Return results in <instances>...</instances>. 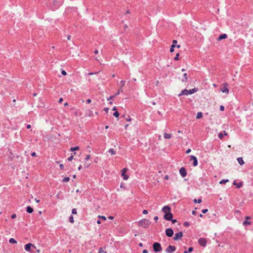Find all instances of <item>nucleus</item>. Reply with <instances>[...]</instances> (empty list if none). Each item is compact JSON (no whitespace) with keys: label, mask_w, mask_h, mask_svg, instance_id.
Instances as JSON below:
<instances>
[{"label":"nucleus","mask_w":253,"mask_h":253,"mask_svg":"<svg viewBox=\"0 0 253 253\" xmlns=\"http://www.w3.org/2000/svg\"><path fill=\"white\" fill-rule=\"evenodd\" d=\"M227 36L226 34H221L218 38L217 41H221V40L225 39L227 38Z\"/></svg>","instance_id":"15"},{"label":"nucleus","mask_w":253,"mask_h":253,"mask_svg":"<svg viewBox=\"0 0 253 253\" xmlns=\"http://www.w3.org/2000/svg\"><path fill=\"white\" fill-rule=\"evenodd\" d=\"M187 80V74L186 73H184V75H183V79H182L181 80V81H182V82H186Z\"/></svg>","instance_id":"21"},{"label":"nucleus","mask_w":253,"mask_h":253,"mask_svg":"<svg viewBox=\"0 0 253 253\" xmlns=\"http://www.w3.org/2000/svg\"><path fill=\"white\" fill-rule=\"evenodd\" d=\"M90 159V155H87L86 157H85V161H88L89 159Z\"/></svg>","instance_id":"42"},{"label":"nucleus","mask_w":253,"mask_h":253,"mask_svg":"<svg viewBox=\"0 0 253 253\" xmlns=\"http://www.w3.org/2000/svg\"><path fill=\"white\" fill-rule=\"evenodd\" d=\"M63 101L62 98H60L59 100V103H61Z\"/></svg>","instance_id":"61"},{"label":"nucleus","mask_w":253,"mask_h":253,"mask_svg":"<svg viewBox=\"0 0 253 253\" xmlns=\"http://www.w3.org/2000/svg\"><path fill=\"white\" fill-rule=\"evenodd\" d=\"M208 211V209H203L202 211L203 213H206Z\"/></svg>","instance_id":"44"},{"label":"nucleus","mask_w":253,"mask_h":253,"mask_svg":"<svg viewBox=\"0 0 253 253\" xmlns=\"http://www.w3.org/2000/svg\"><path fill=\"white\" fill-rule=\"evenodd\" d=\"M172 217H173L172 214L170 212H167L164 215V218L165 219H166L167 220L170 221L172 218Z\"/></svg>","instance_id":"7"},{"label":"nucleus","mask_w":253,"mask_h":253,"mask_svg":"<svg viewBox=\"0 0 253 253\" xmlns=\"http://www.w3.org/2000/svg\"><path fill=\"white\" fill-rule=\"evenodd\" d=\"M11 217L12 219L15 218L16 217V214H13L12 215H11Z\"/></svg>","instance_id":"45"},{"label":"nucleus","mask_w":253,"mask_h":253,"mask_svg":"<svg viewBox=\"0 0 253 253\" xmlns=\"http://www.w3.org/2000/svg\"><path fill=\"white\" fill-rule=\"evenodd\" d=\"M148 211L146 210H144L143 211V213L144 214H146L148 213Z\"/></svg>","instance_id":"48"},{"label":"nucleus","mask_w":253,"mask_h":253,"mask_svg":"<svg viewBox=\"0 0 253 253\" xmlns=\"http://www.w3.org/2000/svg\"><path fill=\"white\" fill-rule=\"evenodd\" d=\"M219 109H220V111H223L224 110V107L223 106H222V105H221L220 106Z\"/></svg>","instance_id":"43"},{"label":"nucleus","mask_w":253,"mask_h":253,"mask_svg":"<svg viewBox=\"0 0 253 253\" xmlns=\"http://www.w3.org/2000/svg\"><path fill=\"white\" fill-rule=\"evenodd\" d=\"M171 221L173 223H174L177 222V220L176 219H172V218L171 219Z\"/></svg>","instance_id":"53"},{"label":"nucleus","mask_w":253,"mask_h":253,"mask_svg":"<svg viewBox=\"0 0 253 253\" xmlns=\"http://www.w3.org/2000/svg\"><path fill=\"white\" fill-rule=\"evenodd\" d=\"M109 110L108 108H105L104 109V111H105L107 113L108 112Z\"/></svg>","instance_id":"49"},{"label":"nucleus","mask_w":253,"mask_h":253,"mask_svg":"<svg viewBox=\"0 0 253 253\" xmlns=\"http://www.w3.org/2000/svg\"><path fill=\"white\" fill-rule=\"evenodd\" d=\"M176 43H177V41H176V40H173V41H172V43H173V44H176Z\"/></svg>","instance_id":"58"},{"label":"nucleus","mask_w":253,"mask_h":253,"mask_svg":"<svg viewBox=\"0 0 253 253\" xmlns=\"http://www.w3.org/2000/svg\"><path fill=\"white\" fill-rule=\"evenodd\" d=\"M223 87L220 89V90L223 93H225L228 94L229 93V89L227 88L228 84L226 83H224L223 84Z\"/></svg>","instance_id":"10"},{"label":"nucleus","mask_w":253,"mask_h":253,"mask_svg":"<svg viewBox=\"0 0 253 253\" xmlns=\"http://www.w3.org/2000/svg\"><path fill=\"white\" fill-rule=\"evenodd\" d=\"M179 56V53H177L175 57H174V59L175 60H178V57Z\"/></svg>","instance_id":"40"},{"label":"nucleus","mask_w":253,"mask_h":253,"mask_svg":"<svg viewBox=\"0 0 253 253\" xmlns=\"http://www.w3.org/2000/svg\"><path fill=\"white\" fill-rule=\"evenodd\" d=\"M31 125H28L27 126V128L28 129L30 128H31Z\"/></svg>","instance_id":"63"},{"label":"nucleus","mask_w":253,"mask_h":253,"mask_svg":"<svg viewBox=\"0 0 253 253\" xmlns=\"http://www.w3.org/2000/svg\"><path fill=\"white\" fill-rule=\"evenodd\" d=\"M79 149V146H76L75 147H71L70 148V151H75V150H78Z\"/></svg>","instance_id":"25"},{"label":"nucleus","mask_w":253,"mask_h":253,"mask_svg":"<svg viewBox=\"0 0 253 253\" xmlns=\"http://www.w3.org/2000/svg\"><path fill=\"white\" fill-rule=\"evenodd\" d=\"M69 180H70V178L69 177H66L63 179L62 181L64 182H68L69 181Z\"/></svg>","instance_id":"27"},{"label":"nucleus","mask_w":253,"mask_h":253,"mask_svg":"<svg viewBox=\"0 0 253 253\" xmlns=\"http://www.w3.org/2000/svg\"><path fill=\"white\" fill-rule=\"evenodd\" d=\"M123 90L120 88L119 90L115 94L114 96L119 95L120 92H123Z\"/></svg>","instance_id":"30"},{"label":"nucleus","mask_w":253,"mask_h":253,"mask_svg":"<svg viewBox=\"0 0 253 253\" xmlns=\"http://www.w3.org/2000/svg\"><path fill=\"white\" fill-rule=\"evenodd\" d=\"M192 213L193 215H195L196 214V212L195 211H192Z\"/></svg>","instance_id":"64"},{"label":"nucleus","mask_w":253,"mask_h":253,"mask_svg":"<svg viewBox=\"0 0 253 253\" xmlns=\"http://www.w3.org/2000/svg\"><path fill=\"white\" fill-rule=\"evenodd\" d=\"M176 250V248L175 246L169 245L168 247L166 250V252L167 253H172L174 252Z\"/></svg>","instance_id":"5"},{"label":"nucleus","mask_w":253,"mask_h":253,"mask_svg":"<svg viewBox=\"0 0 253 253\" xmlns=\"http://www.w3.org/2000/svg\"><path fill=\"white\" fill-rule=\"evenodd\" d=\"M153 248L155 252H161L162 250L161 244L158 242H156L153 244Z\"/></svg>","instance_id":"3"},{"label":"nucleus","mask_w":253,"mask_h":253,"mask_svg":"<svg viewBox=\"0 0 253 253\" xmlns=\"http://www.w3.org/2000/svg\"><path fill=\"white\" fill-rule=\"evenodd\" d=\"M72 214H77V210L76 209H73L72 211Z\"/></svg>","instance_id":"39"},{"label":"nucleus","mask_w":253,"mask_h":253,"mask_svg":"<svg viewBox=\"0 0 253 253\" xmlns=\"http://www.w3.org/2000/svg\"><path fill=\"white\" fill-rule=\"evenodd\" d=\"M154 219L156 221H157L158 220V216H155V217H154Z\"/></svg>","instance_id":"55"},{"label":"nucleus","mask_w":253,"mask_h":253,"mask_svg":"<svg viewBox=\"0 0 253 253\" xmlns=\"http://www.w3.org/2000/svg\"><path fill=\"white\" fill-rule=\"evenodd\" d=\"M237 161L240 165H243L244 164V160L242 157L237 158Z\"/></svg>","instance_id":"17"},{"label":"nucleus","mask_w":253,"mask_h":253,"mask_svg":"<svg viewBox=\"0 0 253 253\" xmlns=\"http://www.w3.org/2000/svg\"><path fill=\"white\" fill-rule=\"evenodd\" d=\"M193 250V248L192 247H190V248H188V251H185L184 252V253H191V252H192Z\"/></svg>","instance_id":"24"},{"label":"nucleus","mask_w":253,"mask_h":253,"mask_svg":"<svg viewBox=\"0 0 253 253\" xmlns=\"http://www.w3.org/2000/svg\"><path fill=\"white\" fill-rule=\"evenodd\" d=\"M98 217H99V218H101V219H103V220H105L106 219V217H105V216H100V215H99V216H98Z\"/></svg>","instance_id":"41"},{"label":"nucleus","mask_w":253,"mask_h":253,"mask_svg":"<svg viewBox=\"0 0 253 253\" xmlns=\"http://www.w3.org/2000/svg\"><path fill=\"white\" fill-rule=\"evenodd\" d=\"M9 242L11 244L17 243V241L14 238H10L9 240Z\"/></svg>","instance_id":"22"},{"label":"nucleus","mask_w":253,"mask_h":253,"mask_svg":"<svg viewBox=\"0 0 253 253\" xmlns=\"http://www.w3.org/2000/svg\"><path fill=\"white\" fill-rule=\"evenodd\" d=\"M198 243L202 247H205L207 245V240L205 238H200L198 240Z\"/></svg>","instance_id":"8"},{"label":"nucleus","mask_w":253,"mask_h":253,"mask_svg":"<svg viewBox=\"0 0 253 253\" xmlns=\"http://www.w3.org/2000/svg\"><path fill=\"white\" fill-rule=\"evenodd\" d=\"M243 224L244 225H251V222L250 221H244L243 223Z\"/></svg>","instance_id":"29"},{"label":"nucleus","mask_w":253,"mask_h":253,"mask_svg":"<svg viewBox=\"0 0 253 253\" xmlns=\"http://www.w3.org/2000/svg\"><path fill=\"white\" fill-rule=\"evenodd\" d=\"M150 223H151L148 219H142L138 222V225L139 226L147 228L149 226Z\"/></svg>","instance_id":"2"},{"label":"nucleus","mask_w":253,"mask_h":253,"mask_svg":"<svg viewBox=\"0 0 253 253\" xmlns=\"http://www.w3.org/2000/svg\"><path fill=\"white\" fill-rule=\"evenodd\" d=\"M86 102L87 103H90L91 102V99H88L87 100H86Z\"/></svg>","instance_id":"60"},{"label":"nucleus","mask_w":253,"mask_h":253,"mask_svg":"<svg viewBox=\"0 0 253 253\" xmlns=\"http://www.w3.org/2000/svg\"><path fill=\"white\" fill-rule=\"evenodd\" d=\"M233 185H236L237 186V188H240L242 186L243 184H242V182H240L239 183H237L236 182V181H234V182H233Z\"/></svg>","instance_id":"19"},{"label":"nucleus","mask_w":253,"mask_h":253,"mask_svg":"<svg viewBox=\"0 0 253 253\" xmlns=\"http://www.w3.org/2000/svg\"><path fill=\"white\" fill-rule=\"evenodd\" d=\"M202 117H203V113L202 112H200L197 114L196 119H201Z\"/></svg>","instance_id":"20"},{"label":"nucleus","mask_w":253,"mask_h":253,"mask_svg":"<svg viewBox=\"0 0 253 253\" xmlns=\"http://www.w3.org/2000/svg\"><path fill=\"white\" fill-rule=\"evenodd\" d=\"M170 208L169 206H164L163 209H162V211L165 213V214L167 213V212H170Z\"/></svg>","instance_id":"14"},{"label":"nucleus","mask_w":253,"mask_h":253,"mask_svg":"<svg viewBox=\"0 0 253 253\" xmlns=\"http://www.w3.org/2000/svg\"><path fill=\"white\" fill-rule=\"evenodd\" d=\"M131 120V119L130 118V116H128L127 118H126V121H130Z\"/></svg>","instance_id":"50"},{"label":"nucleus","mask_w":253,"mask_h":253,"mask_svg":"<svg viewBox=\"0 0 253 253\" xmlns=\"http://www.w3.org/2000/svg\"><path fill=\"white\" fill-rule=\"evenodd\" d=\"M33 209L30 206H28L26 208V211L29 213H31L33 212Z\"/></svg>","instance_id":"16"},{"label":"nucleus","mask_w":253,"mask_h":253,"mask_svg":"<svg viewBox=\"0 0 253 253\" xmlns=\"http://www.w3.org/2000/svg\"><path fill=\"white\" fill-rule=\"evenodd\" d=\"M99 253H107L105 251H104L103 249L100 248L99 250Z\"/></svg>","instance_id":"36"},{"label":"nucleus","mask_w":253,"mask_h":253,"mask_svg":"<svg viewBox=\"0 0 253 253\" xmlns=\"http://www.w3.org/2000/svg\"><path fill=\"white\" fill-rule=\"evenodd\" d=\"M179 173L182 177H184L187 174L186 169L184 167H182L180 169Z\"/></svg>","instance_id":"13"},{"label":"nucleus","mask_w":253,"mask_h":253,"mask_svg":"<svg viewBox=\"0 0 253 253\" xmlns=\"http://www.w3.org/2000/svg\"><path fill=\"white\" fill-rule=\"evenodd\" d=\"M183 236V233L182 232H179L175 234L174 236L173 237V240L175 241H177L180 239Z\"/></svg>","instance_id":"6"},{"label":"nucleus","mask_w":253,"mask_h":253,"mask_svg":"<svg viewBox=\"0 0 253 253\" xmlns=\"http://www.w3.org/2000/svg\"><path fill=\"white\" fill-rule=\"evenodd\" d=\"M113 116H115V117L117 118L119 116V113L117 111H116L115 112H114L113 113Z\"/></svg>","instance_id":"32"},{"label":"nucleus","mask_w":253,"mask_h":253,"mask_svg":"<svg viewBox=\"0 0 253 253\" xmlns=\"http://www.w3.org/2000/svg\"><path fill=\"white\" fill-rule=\"evenodd\" d=\"M194 202L196 203H201L202 202V199H199L198 200H197V199H194Z\"/></svg>","instance_id":"31"},{"label":"nucleus","mask_w":253,"mask_h":253,"mask_svg":"<svg viewBox=\"0 0 253 253\" xmlns=\"http://www.w3.org/2000/svg\"><path fill=\"white\" fill-rule=\"evenodd\" d=\"M31 247H33L35 249H36V247L33 245L31 243H28L27 244H26L25 246V250L27 251V252H31Z\"/></svg>","instance_id":"9"},{"label":"nucleus","mask_w":253,"mask_h":253,"mask_svg":"<svg viewBox=\"0 0 253 253\" xmlns=\"http://www.w3.org/2000/svg\"><path fill=\"white\" fill-rule=\"evenodd\" d=\"M143 253H148V251L146 250H144L142 252Z\"/></svg>","instance_id":"62"},{"label":"nucleus","mask_w":253,"mask_h":253,"mask_svg":"<svg viewBox=\"0 0 253 253\" xmlns=\"http://www.w3.org/2000/svg\"><path fill=\"white\" fill-rule=\"evenodd\" d=\"M126 81L122 80L121 81L120 84H121V88L123 86H124L125 84Z\"/></svg>","instance_id":"34"},{"label":"nucleus","mask_w":253,"mask_h":253,"mask_svg":"<svg viewBox=\"0 0 253 253\" xmlns=\"http://www.w3.org/2000/svg\"><path fill=\"white\" fill-rule=\"evenodd\" d=\"M61 73H62V74L63 75H64V76H65V75H66V74H67L66 72L65 71H64V70H63V71H62Z\"/></svg>","instance_id":"46"},{"label":"nucleus","mask_w":253,"mask_h":253,"mask_svg":"<svg viewBox=\"0 0 253 253\" xmlns=\"http://www.w3.org/2000/svg\"><path fill=\"white\" fill-rule=\"evenodd\" d=\"M127 171V168H124L121 171V175L123 176V179L125 180H127L129 177L126 174Z\"/></svg>","instance_id":"4"},{"label":"nucleus","mask_w":253,"mask_h":253,"mask_svg":"<svg viewBox=\"0 0 253 253\" xmlns=\"http://www.w3.org/2000/svg\"><path fill=\"white\" fill-rule=\"evenodd\" d=\"M169 175H166V176H165V177H164V179H166V180L168 179H169Z\"/></svg>","instance_id":"52"},{"label":"nucleus","mask_w":253,"mask_h":253,"mask_svg":"<svg viewBox=\"0 0 253 253\" xmlns=\"http://www.w3.org/2000/svg\"><path fill=\"white\" fill-rule=\"evenodd\" d=\"M175 47V44H172L171 45L170 48V50H169L170 52H173V51H174V47Z\"/></svg>","instance_id":"28"},{"label":"nucleus","mask_w":253,"mask_h":253,"mask_svg":"<svg viewBox=\"0 0 253 253\" xmlns=\"http://www.w3.org/2000/svg\"><path fill=\"white\" fill-rule=\"evenodd\" d=\"M73 159H74L73 155V154H71V156H70V157H69L68 158V160L69 161H72Z\"/></svg>","instance_id":"37"},{"label":"nucleus","mask_w":253,"mask_h":253,"mask_svg":"<svg viewBox=\"0 0 253 253\" xmlns=\"http://www.w3.org/2000/svg\"><path fill=\"white\" fill-rule=\"evenodd\" d=\"M164 136L166 139H170L171 137V134L170 133H165Z\"/></svg>","instance_id":"18"},{"label":"nucleus","mask_w":253,"mask_h":253,"mask_svg":"<svg viewBox=\"0 0 253 253\" xmlns=\"http://www.w3.org/2000/svg\"><path fill=\"white\" fill-rule=\"evenodd\" d=\"M59 167H60L61 169H64V165L63 164H60L59 165Z\"/></svg>","instance_id":"47"},{"label":"nucleus","mask_w":253,"mask_h":253,"mask_svg":"<svg viewBox=\"0 0 253 253\" xmlns=\"http://www.w3.org/2000/svg\"><path fill=\"white\" fill-rule=\"evenodd\" d=\"M191 149H188L186 151V154H189L190 152H191Z\"/></svg>","instance_id":"54"},{"label":"nucleus","mask_w":253,"mask_h":253,"mask_svg":"<svg viewBox=\"0 0 253 253\" xmlns=\"http://www.w3.org/2000/svg\"><path fill=\"white\" fill-rule=\"evenodd\" d=\"M109 152L112 155H115L116 154V151L113 148L110 149Z\"/></svg>","instance_id":"26"},{"label":"nucleus","mask_w":253,"mask_h":253,"mask_svg":"<svg viewBox=\"0 0 253 253\" xmlns=\"http://www.w3.org/2000/svg\"><path fill=\"white\" fill-rule=\"evenodd\" d=\"M90 163H86L85 164V167L87 168L89 166H90Z\"/></svg>","instance_id":"59"},{"label":"nucleus","mask_w":253,"mask_h":253,"mask_svg":"<svg viewBox=\"0 0 253 253\" xmlns=\"http://www.w3.org/2000/svg\"><path fill=\"white\" fill-rule=\"evenodd\" d=\"M184 226L188 227L190 226V224L188 222L185 221L183 224Z\"/></svg>","instance_id":"38"},{"label":"nucleus","mask_w":253,"mask_h":253,"mask_svg":"<svg viewBox=\"0 0 253 253\" xmlns=\"http://www.w3.org/2000/svg\"><path fill=\"white\" fill-rule=\"evenodd\" d=\"M98 72H96V73H89L87 74V75H93V74H95L96 73H97Z\"/></svg>","instance_id":"56"},{"label":"nucleus","mask_w":253,"mask_h":253,"mask_svg":"<svg viewBox=\"0 0 253 253\" xmlns=\"http://www.w3.org/2000/svg\"><path fill=\"white\" fill-rule=\"evenodd\" d=\"M69 221L71 223H73L74 220V217L72 215H71L69 217Z\"/></svg>","instance_id":"33"},{"label":"nucleus","mask_w":253,"mask_h":253,"mask_svg":"<svg viewBox=\"0 0 253 253\" xmlns=\"http://www.w3.org/2000/svg\"><path fill=\"white\" fill-rule=\"evenodd\" d=\"M31 156H32V157H35V156H36V153L35 152H32V153H31Z\"/></svg>","instance_id":"51"},{"label":"nucleus","mask_w":253,"mask_h":253,"mask_svg":"<svg viewBox=\"0 0 253 253\" xmlns=\"http://www.w3.org/2000/svg\"><path fill=\"white\" fill-rule=\"evenodd\" d=\"M218 137L220 139H222L223 137V134L221 132H220L219 134H218Z\"/></svg>","instance_id":"35"},{"label":"nucleus","mask_w":253,"mask_h":253,"mask_svg":"<svg viewBox=\"0 0 253 253\" xmlns=\"http://www.w3.org/2000/svg\"><path fill=\"white\" fill-rule=\"evenodd\" d=\"M198 91V88H194L192 89L187 90L185 89L181 91V92L178 94V96H181L182 95H188L189 94H193L194 93L197 92Z\"/></svg>","instance_id":"1"},{"label":"nucleus","mask_w":253,"mask_h":253,"mask_svg":"<svg viewBox=\"0 0 253 253\" xmlns=\"http://www.w3.org/2000/svg\"><path fill=\"white\" fill-rule=\"evenodd\" d=\"M229 181V180L228 179H222L221 180L220 182H219V183L220 184H225V183Z\"/></svg>","instance_id":"23"},{"label":"nucleus","mask_w":253,"mask_h":253,"mask_svg":"<svg viewBox=\"0 0 253 253\" xmlns=\"http://www.w3.org/2000/svg\"><path fill=\"white\" fill-rule=\"evenodd\" d=\"M191 159L190 161L192 160L193 161V166L194 167H196L198 165V160L197 158L193 155L190 156Z\"/></svg>","instance_id":"12"},{"label":"nucleus","mask_w":253,"mask_h":253,"mask_svg":"<svg viewBox=\"0 0 253 253\" xmlns=\"http://www.w3.org/2000/svg\"><path fill=\"white\" fill-rule=\"evenodd\" d=\"M114 97H115L114 95L113 96H110V97H109V98H107V100L109 101V100H111V99H112Z\"/></svg>","instance_id":"57"},{"label":"nucleus","mask_w":253,"mask_h":253,"mask_svg":"<svg viewBox=\"0 0 253 253\" xmlns=\"http://www.w3.org/2000/svg\"><path fill=\"white\" fill-rule=\"evenodd\" d=\"M166 234L169 237H171L173 234V231L172 229L171 228L167 229L166 230Z\"/></svg>","instance_id":"11"}]
</instances>
